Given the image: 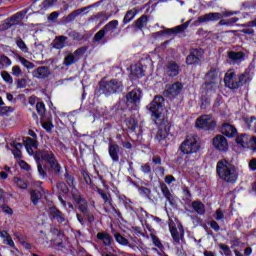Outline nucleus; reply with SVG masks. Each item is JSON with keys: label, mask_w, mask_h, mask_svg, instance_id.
Returning a JSON list of instances; mask_svg holds the SVG:
<instances>
[{"label": "nucleus", "mask_w": 256, "mask_h": 256, "mask_svg": "<svg viewBox=\"0 0 256 256\" xmlns=\"http://www.w3.org/2000/svg\"><path fill=\"white\" fill-rule=\"evenodd\" d=\"M1 77L3 81H5V83H8V85H13V77L11 76V74H9V72L2 71Z\"/></svg>", "instance_id": "obj_47"}, {"label": "nucleus", "mask_w": 256, "mask_h": 256, "mask_svg": "<svg viewBox=\"0 0 256 256\" xmlns=\"http://www.w3.org/2000/svg\"><path fill=\"white\" fill-rule=\"evenodd\" d=\"M203 58L202 49H192L190 54L186 57L187 65H199L201 59Z\"/></svg>", "instance_id": "obj_12"}, {"label": "nucleus", "mask_w": 256, "mask_h": 256, "mask_svg": "<svg viewBox=\"0 0 256 256\" xmlns=\"http://www.w3.org/2000/svg\"><path fill=\"white\" fill-rule=\"evenodd\" d=\"M36 111L41 117H45V103L43 102H37L36 103Z\"/></svg>", "instance_id": "obj_48"}, {"label": "nucleus", "mask_w": 256, "mask_h": 256, "mask_svg": "<svg viewBox=\"0 0 256 256\" xmlns=\"http://www.w3.org/2000/svg\"><path fill=\"white\" fill-rule=\"evenodd\" d=\"M222 133L226 137H235L237 135V128L231 124H224L222 126Z\"/></svg>", "instance_id": "obj_26"}, {"label": "nucleus", "mask_w": 256, "mask_h": 256, "mask_svg": "<svg viewBox=\"0 0 256 256\" xmlns=\"http://www.w3.org/2000/svg\"><path fill=\"white\" fill-rule=\"evenodd\" d=\"M218 247H219V249H221V251H223L225 256H231V248H229V246H227L223 243H220L218 245Z\"/></svg>", "instance_id": "obj_53"}, {"label": "nucleus", "mask_w": 256, "mask_h": 256, "mask_svg": "<svg viewBox=\"0 0 256 256\" xmlns=\"http://www.w3.org/2000/svg\"><path fill=\"white\" fill-rule=\"evenodd\" d=\"M251 74L249 72H244L238 76V88L243 87V85H247V83H251Z\"/></svg>", "instance_id": "obj_27"}, {"label": "nucleus", "mask_w": 256, "mask_h": 256, "mask_svg": "<svg viewBox=\"0 0 256 256\" xmlns=\"http://www.w3.org/2000/svg\"><path fill=\"white\" fill-rule=\"evenodd\" d=\"M214 219H216V221H224L225 213L223 212V210H221V209L216 210V212L214 214Z\"/></svg>", "instance_id": "obj_51"}, {"label": "nucleus", "mask_w": 256, "mask_h": 256, "mask_svg": "<svg viewBox=\"0 0 256 256\" xmlns=\"http://www.w3.org/2000/svg\"><path fill=\"white\" fill-rule=\"evenodd\" d=\"M114 239H115V240L117 241V243H119L120 245H128V247H131V249H134V251H135L136 249H138L137 246H133V245L129 244V240H127L125 237L121 236V234H119V233H116V234L114 235Z\"/></svg>", "instance_id": "obj_31"}, {"label": "nucleus", "mask_w": 256, "mask_h": 256, "mask_svg": "<svg viewBox=\"0 0 256 256\" xmlns=\"http://www.w3.org/2000/svg\"><path fill=\"white\" fill-rule=\"evenodd\" d=\"M99 89L100 92L103 93V95L109 97V95L121 93V91H123V82L117 79H112L110 81H101L99 84Z\"/></svg>", "instance_id": "obj_4"}, {"label": "nucleus", "mask_w": 256, "mask_h": 256, "mask_svg": "<svg viewBox=\"0 0 256 256\" xmlns=\"http://www.w3.org/2000/svg\"><path fill=\"white\" fill-rule=\"evenodd\" d=\"M43 129H45L48 133L53 129V123L51 122H44L42 124Z\"/></svg>", "instance_id": "obj_64"}, {"label": "nucleus", "mask_w": 256, "mask_h": 256, "mask_svg": "<svg viewBox=\"0 0 256 256\" xmlns=\"http://www.w3.org/2000/svg\"><path fill=\"white\" fill-rule=\"evenodd\" d=\"M221 14L219 12H210L208 14L199 16L196 23H209L211 21H219Z\"/></svg>", "instance_id": "obj_15"}, {"label": "nucleus", "mask_w": 256, "mask_h": 256, "mask_svg": "<svg viewBox=\"0 0 256 256\" xmlns=\"http://www.w3.org/2000/svg\"><path fill=\"white\" fill-rule=\"evenodd\" d=\"M148 21L149 19L147 18V16H141L134 22V26L136 27V29H140V31H143V29L147 27Z\"/></svg>", "instance_id": "obj_28"}, {"label": "nucleus", "mask_w": 256, "mask_h": 256, "mask_svg": "<svg viewBox=\"0 0 256 256\" xmlns=\"http://www.w3.org/2000/svg\"><path fill=\"white\" fill-rule=\"evenodd\" d=\"M79 205V209L82 213H84V215H87L89 213V208L87 206V203L82 200L81 203L78 204Z\"/></svg>", "instance_id": "obj_54"}, {"label": "nucleus", "mask_w": 256, "mask_h": 256, "mask_svg": "<svg viewBox=\"0 0 256 256\" xmlns=\"http://www.w3.org/2000/svg\"><path fill=\"white\" fill-rule=\"evenodd\" d=\"M13 181H14L15 185H17V187H19V189H27V184L23 181V179H21L19 177H14Z\"/></svg>", "instance_id": "obj_49"}, {"label": "nucleus", "mask_w": 256, "mask_h": 256, "mask_svg": "<svg viewBox=\"0 0 256 256\" xmlns=\"http://www.w3.org/2000/svg\"><path fill=\"white\" fill-rule=\"evenodd\" d=\"M76 61L77 58L75 57V54L70 53L64 58V65H66V67H69L70 65H73Z\"/></svg>", "instance_id": "obj_44"}, {"label": "nucleus", "mask_w": 256, "mask_h": 256, "mask_svg": "<svg viewBox=\"0 0 256 256\" xmlns=\"http://www.w3.org/2000/svg\"><path fill=\"white\" fill-rule=\"evenodd\" d=\"M67 39V36H57L52 42L54 49H64L67 46Z\"/></svg>", "instance_id": "obj_23"}, {"label": "nucleus", "mask_w": 256, "mask_h": 256, "mask_svg": "<svg viewBox=\"0 0 256 256\" xmlns=\"http://www.w3.org/2000/svg\"><path fill=\"white\" fill-rule=\"evenodd\" d=\"M164 181H165L166 185H171V183H175L177 181V179H175L173 177V175H166L164 178Z\"/></svg>", "instance_id": "obj_62"}, {"label": "nucleus", "mask_w": 256, "mask_h": 256, "mask_svg": "<svg viewBox=\"0 0 256 256\" xmlns=\"http://www.w3.org/2000/svg\"><path fill=\"white\" fill-rule=\"evenodd\" d=\"M16 85L18 89H25L27 87V80L26 79H18L16 81Z\"/></svg>", "instance_id": "obj_59"}, {"label": "nucleus", "mask_w": 256, "mask_h": 256, "mask_svg": "<svg viewBox=\"0 0 256 256\" xmlns=\"http://www.w3.org/2000/svg\"><path fill=\"white\" fill-rule=\"evenodd\" d=\"M237 145L243 147V149H252L256 151V136H249L247 134H242L236 138Z\"/></svg>", "instance_id": "obj_7"}, {"label": "nucleus", "mask_w": 256, "mask_h": 256, "mask_svg": "<svg viewBox=\"0 0 256 256\" xmlns=\"http://www.w3.org/2000/svg\"><path fill=\"white\" fill-rule=\"evenodd\" d=\"M119 27V20H111L108 22L102 29L106 33V39H112V37H115V31H117V28Z\"/></svg>", "instance_id": "obj_14"}, {"label": "nucleus", "mask_w": 256, "mask_h": 256, "mask_svg": "<svg viewBox=\"0 0 256 256\" xmlns=\"http://www.w3.org/2000/svg\"><path fill=\"white\" fill-rule=\"evenodd\" d=\"M30 195H31V201H32L33 205H37V203H39V199H41V197H43V194H41V191H39V190L31 191Z\"/></svg>", "instance_id": "obj_39"}, {"label": "nucleus", "mask_w": 256, "mask_h": 256, "mask_svg": "<svg viewBox=\"0 0 256 256\" xmlns=\"http://www.w3.org/2000/svg\"><path fill=\"white\" fill-rule=\"evenodd\" d=\"M239 14V11H222L220 13L221 15V19H223V17H231L233 15H238Z\"/></svg>", "instance_id": "obj_57"}, {"label": "nucleus", "mask_w": 256, "mask_h": 256, "mask_svg": "<svg viewBox=\"0 0 256 256\" xmlns=\"http://www.w3.org/2000/svg\"><path fill=\"white\" fill-rule=\"evenodd\" d=\"M187 27H189V22H186L182 25L176 26L172 29H168L167 33L174 34V35H176L177 33H183V31H185V29H187Z\"/></svg>", "instance_id": "obj_34"}, {"label": "nucleus", "mask_w": 256, "mask_h": 256, "mask_svg": "<svg viewBox=\"0 0 256 256\" xmlns=\"http://www.w3.org/2000/svg\"><path fill=\"white\" fill-rule=\"evenodd\" d=\"M180 71L181 68L179 67V64H177V62H168L166 64L165 73L166 75H168V77H177Z\"/></svg>", "instance_id": "obj_16"}, {"label": "nucleus", "mask_w": 256, "mask_h": 256, "mask_svg": "<svg viewBox=\"0 0 256 256\" xmlns=\"http://www.w3.org/2000/svg\"><path fill=\"white\" fill-rule=\"evenodd\" d=\"M18 61L25 67L26 69H35V64L30 62L29 60L25 59L22 56H18Z\"/></svg>", "instance_id": "obj_42"}, {"label": "nucleus", "mask_w": 256, "mask_h": 256, "mask_svg": "<svg viewBox=\"0 0 256 256\" xmlns=\"http://www.w3.org/2000/svg\"><path fill=\"white\" fill-rule=\"evenodd\" d=\"M19 167H21V169H24V171H29L31 169V166L28 165L27 162H25L24 160H20L18 162Z\"/></svg>", "instance_id": "obj_63"}, {"label": "nucleus", "mask_w": 256, "mask_h": 256, "mask_svg": "<svg viewBox=\"0 0 256 256\" xmlns=\"http://www.w3.org/2000/svg\"><path fill=\"white\" fill-rule=\"evenodd\" d=\"M145 69H147V66L143 65V63H136L134 66L131 67L132 77H137V79H141V77L145 76Z\"/></svg>", "instance_id": "obj_17"}, {"label": "nucleus", "mask_w": 256, "mask_h": 256, "mask_svg": "<svg viewBox=\"0 0 256 256\" xmlns=\"http://www.w3.org/2000/svg\"><path fill=\"white\" fill-rule=\"evenodd\" d=\"M227 61L230 65H239V63H243V61H245V53L241 51H229Z\"/></svg>", "instance_id": "obj_13"}, {"label": "nucleus", "mask_w": 256, "mask_h": 256, "mask_svg": "<svg viewBox=\"0 0 256 256\" xmlns=\"http://www.w3.org/2000/svg\"><path fill=\"white\" fill-rule=\"evenodd\" d=\"M96 237L99 241H102L103 245L106 247H109V245L113 243V238L107 232H99Z\"/></svg>", "instance_id": "obj_25"}, {"label": "nucleus", "mask_w": 256, "mask_h": 256, "mask_svg": "<svg viewBox=\"0 0 256 256\" xmlns=\"http://www.w3.org/2000/svg\"><path fill=\"white\" fill-rule=\"evenodd\" d=\"M16 45L22 53H29V47H27V44H25V41L21 37L16 38Z\"/></svg>", "instance_id": "obj_38"}, {"label": "nucleus", "mask_w": 256, "mask_h": 256, "mask_svg": "<svg viewBox=\"0 0 256 256\" xmlns=\"http://www.w3.org/2000/svg\"><path fill=\"white\" fill-rule=\"evenodd\" d=\"M182 90H183V84L176 82L168 88V93L170 95H179V93H181Z\"/></svg>", "instance_id": "obj_29"}, {"label": "nucleus", "mask_w": 256, "mask_h": 256, "mask_svg": "<svg viewBox=\"0 0 256 256\" xmlns=\"http://www.w3.org/2000/svg\"><path fill=\"white\" fill-rule=\"evenodd\" d=\"M196 127L204 129V131H214L217 127V121L211 114L202 115L196 120Z\"/></svg>", "instance_id": "obj_6"}, {"label": "nucleus", "mask_w": 256, "mask_h": 256, "mask_svg": "<svg viewBox=\"0 0 256 256\" xmlns=\"http://www.w3.org/2000/svg\"><path fill=\"white\" fill-rule=\"evenodd\" d=\"M51 233L52 235L59 237L60 241H63V237H65V235H63V232L59 231V229L56 228L51 229Z\"/></svg>", "instance_id": "obj_60"}, {"label": "nucleus", "mask_w": 256, "mask_h": 256, "mask_svg": "<svg viewBox=\"0 0 256 256\" xmlns=\"http://www.w3.org/2000/svg\"><path fill=\"white\" fill-rule=\"evenodd\" d=\"M216 171L220 179L226 183H235L239 177L237 168L227 160L218 161Z\"/></svg>", "instance_id": "obj_3"}, {"label": "nucleus", "mask_w": 256, "mask_h": 256, "mask_svg": "<svg viewBox=\"0 0 256 256\" xmlns=\"http://www.w3.org/2000/svg\"><path fill=\"white\" fill-rule=\"evenodd\" d=\"M97 193L102 197L103 201H104V209L106 211V213H109V208L113 209V198H111V194L104 192L102 189H98Z\"/></svg>", "instance_id": "obj_18"}, {"label": "nucleus", "mask_w": 256, "mask_h": 256, "mask_svg": "<svg viewBox=\"0 0 256 256\" xmlns=\"http://www.w3.org/2000/svg\"><path fill=\"white\" fill-rule=\"evenodd\" d=\"M217 87H218L217 82H209V81H207L201 87L202 93L204 95H209V93H215V89H217Z\"/></svg>", "instance_id": "obj_24"}, {"label": "nucleus", "mask_w": 256, "mask_h": 256, "mask_svg": "<svg viewBox=\"0 0 256 256\" xmlns=\"http://www.w3.org/2000/svg\"><path fill=\"white\" fill-rule=\"evenodd\" d=\"M72 199H73V201H75V203H77V204L83 202V198H81V195H79V193H77V192H73V193H72Z\"/></svg>", "instance_id": "obj_61"}, {"label": "nucleus", "mask_w": 256, "mask_h": 256, "mask_svg": "<svg viewBox=\"0 0 256 256\" xmlns=\"http://www.w3.org/2000/svg\"><path fill=\"white\" fill-rule=\"evenodd\" d=\"M207 80L208 82L210 83H219V71L215 70V69H212L210 70L207 75Z\"/></svg>", "instance_id": "obj_30"}, {"label": "nucleus", "mask_w": 256, "mask_h": 256, "mask_svg": "<svg viewBox=\"0 0 256 256\" xmlns=\"http://www.w3.org/2000/svg\"><path fill=\"white\" fill-rule=\"evenodd\" d=\"M104 39H108V38H107V34H106L105 30L102 28L94 35L93 42L101 43Z\"/></svg>", "instance_id": "obj_37"}, {"label": "nucleus", "mask_w": 256, "mask_h": 256, "mask_svg": "<svg viewBox=\"0 0 256 256\" xmlns=\"http://www.w3.org/2000/svg\"><path fill=\"white\" fill-rule=\"evenodd\" d=\"M163 103L165 99L162 96H155L153 101L147 106L151 113L152 121L158 126L155 139L158 143H163L169 135V121L163 115Z\"/></svg>", "instance_id": "obj_1"}, {"label": "nucleus", "mask_w": 256, "mask_h": 256, "mask_svg": "<svg viewBox=\"0 0 256 256\" xmlns=\"http://www.w3.org/2000/svg\"><path fill=\"white\" fill-rule=\"evenodd\" d=\"M34 159L37 162L38 173L40 176H42V179H47V172L45 171V168H43L44 163L49 165L48 171H52L58 177H61L63 167H61V164H59V161H57L53 151L50 149L38 150L34 155Z\"/></svg>", "instance_id": "obj_2"}, {"label": "nucleus", "mask_w": 256, "mask_h": 256, "mask_svg": "<svg viewBox=\"0 0 256 256\" xmlns=\"http://www.w3.org/2000/svg\"><path fill=\"white\" fill-rule=\"evenodd\" d=\"M88 9H89V6L73 11L67 16V21H75V19H77L79 15H82V13H85V11H87Z\"/></svg>", "instance_id": "obj_32"}, {"label": "nucleus", "mask_w": 256, "mask_h": 256, "mask_svg": "<svg viewBox=\"0 0 256 256\" xmlns=\"http://www.w3.org/2000/svg\"><path fill=\"white\" fill-rule=\"evenodd\" d=\"M88 50H89V47L83 46V47L76 49L74 51L73 55H74V57H76V60L79 61V59H81V57H83V55L85 53H87Z\"/></svg>", "instance_id": "obj_40"}, {"label": "nucleus", "mask_w": 256, "mask_h": 256, "mask_svg": "<svg viewBox=\"0 0 256 256\" xmlns=\"http://www.w3.org/2000/svg\"><path fill=\"white\" fill-rule=\"evenodd\" d=\"M119 151V145L114 143L109 144L108 153L114 163H119Z\"/></svg>", "instance_id": "obj_21"}, {"label": "nucleus", "mask_w": 256, "mask_h": 256, "mask_svg": "<svg viewBox=\"0 0 256 256\" xmlns=\"http://www.w3.org/2000/svg\"><path fill=\"white\" fill-rule=\"evenodd\" d=\"M7 113H13V108L11 106H0V116L3 117Z\"/></svg>", "instance_id": "obj_50"}, {"label": "nucleus", "mask_w": 256, "mask_h": 256, "mask_svg": "<svg viewBox=\"0 0 256 256\" xmlns=\"http://www.w3.org/2000/svg\"><path fill=\"white\" fill-rule=\"evenodd\" d=\"M49 213L50 217L55 219L57 223H65V215L56 207H51Z\"/></svg>", "instance_id": "obj_22"}, {"label": "nucleus", "mask_w": 256, "mask_h": 256, "mask_svg": "<svg viewBox=\"0 0 256 256\" xmlns=\"http://www.w3.org/2000/svg\"><path fill=\"white\" fill-rule=\"evenodd\" d=\"M138 193L142 197H149V195H151V190L149 188H147V187H140L138 189Z\"/></svg>", "instance_id": "obj_52"}, {"label": "nucleus", "mask_w": 256, "mask_h": 256, "mask_svg": "<svg viewBox=\"0 0 256 256\" xmlns=\"http://www.w3.org/2000/svg\"><path fill=\"white\" fill-rule=\"evenodd\" d=\"M64 179L66 180L67 184L70 187H73V176L69 175V172H67V169H65Z\"/></svg>", "instance_id": "obj_58"}, {"label": "nucleus", "mask_w": 256, "mask_h": 256, "mask_svg": "<svg viewBox=\"0 0 256 256\" xmlns=\"http://www.w3.org/2000/svg\"><path fill=\"white\" fill-rule=\"evenodd\" d=\"M32 75L36 79H46V77L51 75V72L47 66H40L32 72Z\"/></svg>", "instance_id": "obj_20"}, {"label": "nucleus", "mask_w": 256, "mask_h": 256, "mask_svg": "<svg viewBox=\"0 0 256 256\" xmlns=\"http://www.w3.org/2000/svg\"><path fill=\"white\" fill-rule=\"evenodd\" d=\"M212 145L214 149L222 153H227V151H229V142L227 141V138L221 134H218L213 138Z\"/></svg>", "instance_id": "obj_9"}, {"label": "nucleus", "mask_w": 256, "mask_h": 256, "mask_svg": "<svg viewBox=\"0 0 256 256\" xmlns=\"http://www.w3.org/2000/svg\"><path fill=\"white\" fill-rule=\"evenodd\" d=\"M160 191L165 197L166 201L170 203V205H173L175 203V196L171 194V190H169V187L165 183L160 184Z\"/></svg>", "instance_id": "obj_19"}, {"label": "nucleus", "mask_w": 256, "mask_h": 256, "mask_svg": "<svg viewBox=\"0 0 256 256\" xmlns=\"http://www.w3.org/2000/svg\"><path fill=\"white\" fill-rule=\"evenodd\" d=\"M136 15H137V10L135 9L129 10L124 16L123 24L127 25V23H131V21L135 19Z\"/></svg>", "instance_id": "obj_36"}, {"label": "nucleus", "mask_w": 256, "mask_h": 256, "mask_svg": "<svg viewBox=\"0 0 256 256\" xmlns=\"http://www.w3.org/2000/svg\"><path fill=\"white\" fill-rule=\"evenodd\" d=\"M244 123H245L246 129H254V131L256 130V118L255 117L245 118Z\"/></svg>", "instance_id": "obj_41"}, {"label": "nucleus", "mask_w": 256, "mask_h": 256, "mask_svg": "<svg viewBox=\"0 0 256 256\" xmlns=\"http://www.w3.org/2000/svg\"><path fill=\"white\" fill-rule=\"evenodd\" d=\"M21 149H23V144H13L12 154L14 155L15 159H21V157H23V155L21 154Z\"/></svg>", "instance_id": "obj_35"}, {"label": "nucleus", "mask_w": 256, "mask_h": 256, "mask_svg": "<svg viewBox=\"0 0 256 256\" xmlns=\"http://www.w3.org/2000/svg\"><path fill=\"white\" fill-rule=\"evenodd\" d=\"M12 75L14 77H21V75H23V71L21 70V67L13 66L12 67Z\"/></svg>", "instance_id": "obj_55"}, {"label": "nucleus", "mask_w": 256, "mask_h": 256, "mask_svg": "<svg viewBox=\"0 0 256 256\" xmlns=\"http://www.w3.org/2000/svg\"><path fill=\"white\" fill-rule=\"evenodd\" d=\"M11 59L5 55L0 56V67L5 69V67H11Z\"/></svg>", "instance_id": "obj_43"}, {"label": "nucleus", "mask_w": 256, "mask_h": 256, "mask_svg": "<svg viewBox=\"0 0 256 256\" xmlns=\"http://www.w3.org/2000/svg\"><path fill=\"white\" fill-rule=\"evenodd\" d=\"M142 92L141 89H134L126 94L127 105H135L136 107L141 103Z\"/></svg>", "instance_id": "obj_10"}, {"label": "nucleus", "mask_w": 256, "mask_h": 256, "mask_svg": "<svg viewBox=\"0 0 256 256\" xmlns=\"http://www.w3.org/2000/svg\"><path fill=\"white\" fill-rule=\"evenodd\" d=\"M68 35L74 41H83V39H85V35L77 32V31H71L68 33Z\"/></svg>", "instance_id": "obj_45"}, {"label": "nucleus", "mask_w": 256, "mask_h": 256, "mask_svg": "<svg viewBox=\"0 0 256 256\" xmlns=\"http://www.w3.org/2000/svg\"><path fill=\"white\" fill-rule=\"evenodd\" d=\"M180 151L184 155H191L199 151V143H197V136H187L186 139L180 145Z\"/></svg>", "instance_id": "obj_5"}, {"label": "nucleus", "mask_w": 256, "mask_h": 256, "mask_svg": "<svg viewBox=\"0 0 256 256\" xmlns=\"http://www.w3.org/2000/svg\"><path fill=\"white\" fill-rule=\"evenodd\" d=\"M192 208L198 215H205V205L200 201L192 202Z\"/></svg>", "instance_id": "obj_33"}, {"label": "nucleus", "mask_w": 256, "mask_h": 256, "mask_svg": "<svg viewBox=\"0 0 256 256\" xmlns=\"http://www.w3.org/2000/svg\"><path fill=\"white\" fill-rule=\"evenodd\" d=\"M224 83L228 89H239V77L233 71H228L225 74Z\"/></svg>", "instance_id": "obj_11"}, {"label": "nucleus", "mask_w": 256, "mask_h": 256, "mask_svg": "<svg viewBox=\"0 0 256 256\" xmlns=\"http://www.w3.org/2000/svg\"><path fill=\"white\" fill-rule=\"evenodd\" d=\"M150 238L152 239V243L153 245H155V247H157L160 250H163V243H161V240L159 239V237L151 233Z\"/></svg>", "instance_id": "obj_46"}, {"label": "nucleus", "mask_w": 256, "mask_h": 256, "mask_svg": "<svg viewBox=\"0 0 256 256\" xmlns=\"http://www.w3.org/2000/svg\"><path fill=\"white\" fill-rule=\"evenodd\" d=\"M169 231L173 239V245H175L176 247L181 245V241L185 239V230L183 229V225H179L178 228H176L175 225H170Z\"/></svg>", "instance_id": "obj_8"}, {"label": "nucleus", "mask_w": 256, "mask_h": 256, "mask_svg": "<svg viewBox=\"0 0 256 256\" xmlns=\"http://www.w3.org/2000/svg\"><path fill=\"white\" fill-rule=\"evenodd\" d=\"M56 187H57L58 191H60V193H67V191H69L65 182H59L56 185Z\"/></svg>", "instance_id": "obj_56"}]
</instances>
